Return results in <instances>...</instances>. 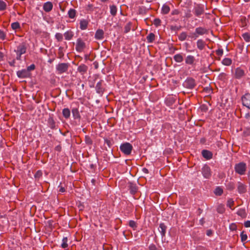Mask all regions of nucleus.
<instances>
[{
    "mask_svg": "<svg viewBox=\"0 0 250 250\" xmlns=\"http://www.w3.org/2000/svg\"><path fill=\"white\" fill-rule=\"evenodd\" d=\"M68 16L70 18L73 19L75 17L76 10L73 9H70L68 12Z\"/></svg>",
    "mask_w": 250,
    "mask_h": 250,
    "instance_id": "obj_34",
    "label": "nucleus"
},
{
    "mask_svg": "<svg viewBox=\"0 0 250 250\" xmlns=\"http://www.w3.org/2000/svg\"><path fill=\"white\" fill-rule=\"evenodd\" d=\"M216 53L218 56H221L223 54V49H218L216 50Z\"/></svg>",
    "mask_w": 250,
    "mask_h": 250,
    "instance_id": "obj_54",
    "label": "nucleus"
},
{
    "mask_svg": "<svg viewBox=\"0 0 250 250\" xmlns=\"http://www.w3.org/2000/svg\"><path fill=\"white\" fill-rule=\"evenodd\" d=\"M68 239L67 237H63L62 240V243L61 244V247L63 249H65L68 247Z\"/></svg>",
    "mask_w": 250,
    "mask_h": 250,
    "instance_id": "obj_32",
    "label": "nucleus"
},
{
    "mask_svg": "<svg viewBox=\"0 0 250 250\" xmlns=\"http://www.w3.org/2000/svg\"><path fill=\"white\" fill-rule=\"evenodd\" d=\"M80 28L82 30H85L87 28L88 22L87 21L85 20H83L82 21H80Z\"/></svg>",
    "mask_w": 250,
    "mask_h": 250,
    "instance_id": "obj_27",
    "label": "nucleus"
},
{
    "mask_svg": "<svg viewBox=\"0 0 250 250\" xmlns=\"http://www.w3.org/2000/svg\"><path fill=\"white\" fill-rule=\"evenodd\" d=\"M86 10L93 11L94 10L93 5L92 4H88L86 7Z\"/></svg>",
    "mask_w": 250,
    "mask_h": 250,
    "instance_id": "obj_50",
    "label": "nucleus"
},
{
    "mask_svg": "<svg viewBox=\"0 0 250 250\" xmlns=\"http://www.w3.org/2000/svg\"><path fill=\"white\" fill-rule=\"evenodd\" d=\"M6 39V33L0 29V39L3 41Z\"/></svg>",
    "mask_w": 250,
    "mask_h": 250,
    "instance_id": "obj_45",
    "label": "nucleus"
},
{
    "mask_svg": "<svg viewBox=\"0 0 250 250\" xmlns=\"http://www.w3.org/2000/svg\"><path fill=\"white\" fill-rule=\"evenodd\" d=\"M158 229L162 237L165 236L167 229V227L166 226V225L164 223H161L159 225V227Z\"/></svg>",
    "mask_w": 250,
    "mask_h": 250,
    "instance_id": "obj_15",
    "label": "nucleus"
},
{
    "mask_svg": "<svg viewBox=\"0 0 250 250\" xmlns=\"http://www.w3.org/2000/svg\"><path fill=\"white\" fill-rule=\"evenodd\" d=\"M9 64H10V65L11 66H14V64H15V61L14 60V61H13V62H9Z\"/></svg>",
    "mask_w": 250,
    "mask_h": 250,
    "instance_id": "obj_64",
    "label": "nucleus"
},
{
    "mask_svg": "<svg viewBox=\"0 0 250 250\" xmlns=\"http://www.w3.org/2000/svg\"><path fill=\"white\" fill-rule=\"evenodd\" d=\"M161 22V21L159 19H155L153 21V24L156 26H158L160 25Z\"/></svg>",
    "mask_w": 250,
    "mask_h": 250,
    "instance_id": "obj_46",
    "label": "nucleus"
},
{
    "mask_svg": "<svg viewBox=\"0 0 250 250\" xmlns=\"http://www.w3.org/2000/svg\"><path fill=\"white\" fill-rule=\"evenodd\" d=\"M230 229L231 230H235L237 229L236 225L235 224H231L229 226Z\"/></svg>",
    "mask_w": 250,
    "mask_h": 250,
    "instance_id": "obj_53",
    "label": "nucleus"
},
{
    "mask_svg": "<svg viewBox=\"0 0 250 250\" xmlns=\"http://www.w3.org/2000/svg\"><path fill=\"white\" fill-rule=\"evenodd\" d=\"M88 67L85 64H81L78 67V71L81 73L82 75L84 74L86 72L87 70Z\"/></svg>",
    "mask_w": 250,
    "mask_h": 250,
    "instance_id": "obj_18",
    "label": "nucleus"
},
{
    "mask_svg": "<svg viewBox=\"0 0 250 250\" xmlns=\"http://www.w3.org/2000/svg\"><path fill=\"white\" fill-rule=\"evenodd\" d=\"M245 76L244 70L240 67H237L235 69L234 77L235 79H240Z\"/></svg>",
    "mask_w": 250,
    "mask_h": 250,
    "instance_id": "obj_8",
    "label": "nucleus"
},
{
    "mask_svg": "<svg viewBox=\"0 0 250 250\" xmlns=\"http://www.w3.org/2000/svg\"><path fill=\"white\" fill-rule=\"evenodd\" d=\"M95 37L97 40H101L104 38V31L101 29L98 30L95 35Z\"/></svg>",
    "mask_w": 250,
    "mask_h": 250,
    "instance_id": "obj_20",
    "label": "nucleus"
},
{
    "mask_svg": "<svg viewBox=\"0 0 250 250\" xmlns=\"http://www.w3.org/2000/svg\"><path fill=\"white\" fill-rule=\"evenodd\" d=\"M231 63L232 61L229 58H226L222 61V63L225 65L229 66L231 64Z\"/></svg>",
    "mask_w": 250,
    "mask_h": 250,
    "instance_id": "obj_33",
    "label": "nucleus"
},
{
    "mask_svg": "<svg viewBox=\"0 0 250 250\" xmlns=\"http://www.w3.org/2000/svg\"><path fill=\"white\" fill-rule=\"evenodd\" d=\"M242 104L250 110V94L246 93L241 98Z\"/></svg>",
    "mask_w": 250,
    "mask_h": 250,
    "instance_id": "obj_5",
    "label": "nucleus"
},
{
    "mask_svg": "<svg viewBox=\"0 0 250 250\" xmlns=\"http://www.w3.org/2000/svg\"><path fill=\"white\" fill-rule=\"evenodd\" d=\"M242 242L245 241L247 239V235L244 231L242 232L240 234Z\"/></svg>",
    "mask_w": 250,
    "mask_h": 250,
    "instance_id": "obj_44",
    "label": "nucleus"
},
{
    "mask_svg": "<svg viewBox=\"0 0 250 250\" xmlns=\"http://www.w3.org/2000/svg\"><path fill=\"white\" fill-rule=\"evenodd\" d=\"M73 116L75 119H80L81 116L77 108H74L72 109Z\"/></svg>",
    "mask_w": 250,
    "mask_h": 250,
    "instance_id": "obj_21",
    "label": "nucleus"
},
{
    "mask_svg": "<svg viewBox=\"0 0 250 250\" xmlns=\"http://www.w3.org/2000/svg\"><path fill=\"white\" fill-rule=\"evenodd\" d=\"M73 36L74 34L73 32L70 30L67 31L64 34V36L66 40H70L71 39H72Z\"/></svg>",
    "mask_w": 250,
    "mask_h": 250,
    "instance_id": "obj_22",
    "label": "nucleus"
},
{
    "mask_svg": "<svg viewBox=\"0 0 250 250\" xmlns=\"http://www.w3.org/2000/svg\"><path fill=\"white\" fill-rule=\"evenodd\" d=\"M35 69V65L34 64H32L30 65V66H28L27 68V70H28V72H30V71L33 70Z\"/></svg>",
    "mask_w": 250,
    "mask_h": 250,
    "instance_id": "obj_49",
    "label": "nucleus"
},
{
    "mask_svg": "<svg viewBox=\"0 0 250 250\" xmlns=\"http://www.w3.org/2000/svg\"><path fill=\"white\" fill-rule=\"evenodd\" d=\"M202 173L203 176L205 178H209L210 177L211 174L210 169L207 165H205L202 169Z\"/></svg>",
    "mask_w": 250,
    "mask_h": 250,
    "instance_id": "obj_9",
    "label": "nucleus"
},
{
    "mask_svg": "<svg viewBox=\"0 0 250 250\" xmlns=\"http://www.w3.org/2000/svg\"><path fill=\"white\" fill-rule=\"evenodd\" d=\"M155 38V36L154 34L153 33H149L147 36H146V40L147 42L148 43H151L154 40Z\"/></svg>",
    "mask_w": 250,
    "mask_h": 250,
    "instance_id": "obj_25",
    "label": "nucleus"
},
{
    "mask_svg": "<svg viewBox=\"0 0 250 250\" xmlns=\"http://www.w3.org/2000/svg\"><path fill=\"white\" fill-rule=\"evenodd\" d=\"M69 64L68 63H60L56 66V70L58 74H62L66 72L69 67Z\"/></svg>",
    "mask_w": 250,
    "mask_h": 250,
    "instance_id": "obj_4",
    "label": "nucleus"
},
{
    "mask_svg": "<svg viewBox=\"0 0 250 250\" xmlns=\"http://www.w3.org/2000/svg\"><path fill=\"white\" fill-rule=\"evenodd\" d=\"M180 11L178 9H175L173 10L171 12V15H178L179 14Z\"/></svg>",
    "mask_w": 250,
    "mask_h": 250,
    "instance_id": "obj_56",
    "label": "nucleus"
},
{
    "mask_svg": "<svg viewBox=\"0 0 250 250\" xmlns=\"http://www.w3.org/2000/svg\"><path fill=\"white\" fill-rule=\"evenodd\" d=\"M55 38L58 42H61L63 39V36L61 33H57L55 35Z\"/></svg>",
    "mask_w": 250,
    "mask_h": 250,
    "instance_id": "obj_40",
    "label": "nucleus"
},
{
    "mask_svg": "<svg viewBox=\"0 0 250 250\" xmlns=\"http://www.w3.org/2000/svg\"><path fill=\"white\" fill-rule=\"evenodd\" d=\"M60 189L59 191L61 192H64L65 191V189L63 187L59 186Z\"/></svg>",
    "mask_w": 250,
    "mask_h": 250,
    "instance_id": "obj_61",
    "label": "nucleus"
},
{
    "mask_svg": "<svg viewBox=\"0 0 250 250\" xmlns=\"http://www.w3.org/2000/svg\"><path fill=\"white\" fill-rule=\"evenodd\" d=\"M195 31L198 35H203L208 33V30L207 29L201 27L196 28Z\"/></svg>",
    "mask_w": 250,
    "mask_h": 250,
    "instance_id": "obj_14",
    "label": "nucleus"
},
{
    "mask_svg": "<svg viewBox=\"0 0 250 250\" xmlns=\"http://www.w3.org/2000/svg\"><path fill=\"white\" fill-rule=\"evenodd\" d=\"M187 36V33L185 32H183L178 36V39L181 41H184L186 40Z\"/></svg>",
    "mask_w": 250,
    "mask_h": 250,
    "instance_id": "obj_31",
    "label": "nucleus"
},
{
    "mask_svg": "<svg viewBox=\"0 0 250 250\" xmlns=\"http://www.w3.org/2000/svg\"><path fill=\"white\" fill-rule=\"evenodd\" d=\"M117 8L116 6L114 5H112L110 6V14L113 16H116L117 14Z\"/></svg>",
    "mask_w": 250,
    "mask_h": 250,
    "instance_id": "obj_29",
    "label": "nucleus"
},
{
    "mask_svg": "<svg viewBox=\"0 0 250 250\" xmlns=\"http://www.w3.org/2000/svg\"><path fill=\"white\" fill-rule=\"evenodd\" d=\"M62 50H63V48L62 47H60L59 49V52H58L59 57H58L59 58H62L64 55Z\"/></svg>",
    "mask_w": 250,
    "mask_h": 250,
    "instance_id": "obj_47",
    "label": "nucleus"
},
{
    "mask_svg": "<svg viewBox=\"0 0 250 250\" xmlns=\"http://www.w3.org/2000/svg\"><path fill=\"white\" fill-rule=\"evenodd\" d=\"M225 210L224 206L223 205L220 204L218 205L217 208V211L219 213H223Z\"/></svg>",
    "mask_w": 250,
    "mask_h": 250,
    "instance_id": "obj_36",
    "label": "nucleus"
},
{
    "mask_svg": "<svg viewBox=\"0 0 250 250\" xmlns=\"http://www.w3.org/2000/svg\"><path fill=\"white\" fill-rule=\"evenodd\" d=\"M129 226L133 228V229H136L137 227L136 223L133 220H131L129 222Z\"/></svg>",
    "mask_w": 250,
    "mask_h": 250,
    "instance_id": "obj_41",
    "label": "nucleus"
},
{
    "mask_svg": "<svg viewBox=\"0 0 250 250\" xmlns=\"http://www.w3.org/2000/svg\"><path fill=\"white\" fill-rule=\"evenodd\" d=\"M234 170L236 173L241 175H244L247 170L246 164L244 162L236 164L234 167Z\"/></svg>",
    "mask_w": 250,
    "mask_h": 250,
    "instance_id": "obj_2",
    "label": "nucleus"
},
{
    "mask_svg": "<svg viewBox=\"0 0 250 250\" xmlns=\"http://www.w3.org/2000/svg\"><path fill=\"white\" fill-rule=\"evenodd\" d=\"M173 59L177 62H181L183 61V57L181 54H177L174 56Z\"/></svg>",
    "mask_w": 250,
    "mask_h": 250,
    "instance_id": "obj_24",
    "label": "nucleus"
},
{
    "mask_svg": "<svg viewBox=\"0 0 250 250\" xmlns=\"http://www.w3.org/2000/svg\"><path fill=\"white\" fill-rule=\"evenodd\" d=\"M206 43L205 42H204L202 40H198L197 42V46L199 49L202 50H203L205 46Z\"/></svg>",
    "mask_w": 250,
    "mask_h": 250,
    "instance_id": "obj_23",
    "label": "nucleus"
},
{
    "mask_svg": "<svg viewBox=\"0 0 250 250\" xmlns=\"http://www.w3.org/2000/svg\"><path fill=\"white\" fill-rule=\"evenodd\" d=\"M11 27L13 30L20 28V24L18 22H15L11 24Z\"/></svg>",
    "mask_w": 250,
    "mask_h": 250,
    "instance_id": "obj_39",
    "label": "nucleus"
},
{
    "mask_svg": "<svg viewBox=\"0 0 250 250\" xmlns=\"http://www.w3.org/2000/svg\"><path fill=\"white\" fill-rule=\"evenodd\" d=\"M202 154L203 156L206 158L207 159H210L212 157V153L207 150H202Z\"/></svg>",
    "mask_w": 250,
    "mask_h": 250,
    "instance_id": "obj_19",
    "label": "nucleus"
},
{
    "mask_svg": "<svg viewBox=\"0 0 250 250\" xmlns=\"http://www.w3.org/2000/svg\"><path fill=\"white\" fill-rule=\"evenodd\" d=\"M7 5L6 3L2 0H0V11H3L6 9Z\"/></svg>",
    "mask_w": 250,
    "mask_h": 250,
    "instance_id": "obj_38",
    "label": "nucleus"
},
{
    "mask_svg": "<svg viewBox=\"0 0 250 250\" xmlns=\"http://www.w3.org/2000/svg\"><path fill=\"white\" fill-rule=\"evenodd\" d=\"M233 205L234 201L232 199H229L227 202V206L231 208Z\"/></svg>",
    "mask_w": 250,
    "mask_h": 250,
    "instance_id": "obj_43",
    "label": "nucleus"
},
{
    "mask_svg": "<svg viewBox=\"0 0 250 250\" xmlns=\"http://www.w3.org/2000/svg\"><path fill=\"white\" fill-rule=\"evenodd\" d=\"M170 11L169 7L167 4H164L162 8V13L163 14H167Z\"/></svg>",
    "mask_w": 250,
    "mask_h": 250,
    "instance_id": "obj_28",
    "label": "nucleus"
},
{
    "mask_svg": "<svg viewBox=\"0 0 250 250\" xmlns=\"http://www.w3.org/2000/svg\"><path fill=\"white\" fill-rule=\"evenodd\" d=\"M237 185V190L239 193H244L247 191V186L246 185L240 182H238Z\"/></svg>",
    "mask_w": 250,
    "mask_h": 250,
    "instance_id": "obj_12",
    "label": "nucleus"
},
{
    "mask_svg": "<svg viewBox=\"0 0 250 250\" xmlns=\"http://www.w3.org/2000/svg\"><path fill=\"white\" fill-rule=\"evenodd\" d=\"M243 133L245 136L250 135V127L246 128L244 130Z\"/></svg>",
    "mask_w": 250,
    "mask_h": 250,
    "instance_id": "obj_48",
    "label": "nucleus"
},
{
    "mask_svg": "<svg viewBox=\"0 0 250 250\" xmlns=\"http://www.w3.org/2000/svg\"><path fill=\"white\" fill-rule=\"evenodd\" d=\"M53 8V4L51 2H46L44 3L43 6V10L46 12H50Z\"/></svg>",
    "mask_w": 250,
    "mask_h": 250,
    "instance_id": "obj_13",
    "label": "nucleus"
},
{
    "mask_svg": "<svg viewBox=\"0 0 250 250\" xmlns=\"http://www.w3.org/2000/svg\"><path fill=\"white\" fill-rule=\"evenodd\" d=\"M244 226L246 228L250 227V221H247L244 223Z\"/></svg>",
    "mask_w": 250,
    "mask_h": 250,
    "instance_id": "obj_58",
    "label": "nucleus"
},
{
    "mask_svg": "<svg viewBox=\"0 0 250 250\" xmlns=\"http://www.w3.org/2000/svg\"><path fill=\"white\" fill-rule=\"evenodd\" d=\"M62 115L65 118L68 119L70 116V110L67 108H64L62 110Z\"/></svg>",
    "mask_w": 250,
    "mask_h": 250,
    "instance_id": "obj_26",
    "label": "nucleus"
},
{
    "mask_svg": "<svg viewBox=\"0 0 250 250\" xmlns=\"http://www.w3.org/2000/svg\"><path fill=\"white\" fill-rule=\"evenodd\" d=\"M198 37V35L196 31L194 33H192L191 35L189 36V37L194 39H196Z\"/></svg>",
    "mask_w": 250,
    "mask_h": 250,
    "instance_id": "obj_52",
    "label": "nucleus"
},
{
    "mask_svg": "<svg viewBox=\"0 0 250 250\" xmlns=\"http://www.w3.org/2000/svg\"><path fill=\"white\" fill-rule=\"evenodd\" d=\"M27 50V45L25 42L20 43L17 47V49L15 50L16 52V59L18 60H21V56L26 53Z\"/></svg>",
    "mask_w": 250,
    "mask_h": 250,
    "instance_id": "obj_1",
    "label": "nucleus"
},
{
    "mask_svg": "<svg viewBox=\"0 0 250 250\" xmlns=\"http://www.w3.org/2000/svg\"><path fill=\"white\" fill-rule=\"evenodd\" d=\"M103 83L104 81L101 80L97 83L95 87L96 92L100 94H103L104 91V87L103 85Z\"/></svg>",
    "mask_w": 250,
    "mask_h": 250,
    "instance_id": "obj_11",
    "label": "nucleus"
},
{
    "mask_svg": "<svg viewBox=\"0 0 250 250\" xmlns=\"http://www.w3.org/2000/svg\"><path fill=\"white\" fill-rule=\"evenodd\" d=\"M129 188L130 192L132 194H135L138 190L137 187L133 184H130Z\"/></svg>",
    "mask_w": 250,
    "mask_h": 250,
    "instance_id": "obj_30",
    "label": "nucleus"
},
{
    "mask_svg": "<svg viewBox=\"0 0 250 250\" xmlns=\"http://www.w3.org/2000/svg\"><path fill=\"white\" fill-rule=\"evenodd\" d=\"M214 192L216 195L220 196L222 194L223 190L222 188L220 187H217L215 189Z\"/></svg>",
    "mask_w": 250,
    "mask_h": 250,
    "instance_id": "obj_35",
    "label": "nucleus"
},
{
    "mask_svg": "<svg viewBox=\"0 0 250 250\" xmlns=\"http://www.w3.org/2000/svg\"><path fill=\"white\" fill-rule=\"evenodd\" d=\"M200 223L201 225H203L205 221H204V218H202L200 220Z\"/></svg>",
    "mask_w": 250,
    "mask_h": 250,
    "instance_id": "obj_63",
    "label": "nucleus"
},
{
    "mask_svg": "<svg viewBox=\"0 0 250 250\" xmlns=\"http://www.w3.org/2000/svg\"><path fill=\"white\" fill-rule=\"evenodd\" d=\"M86 47L85 43L81 39L77 40L76 49L79 52H82Z\"/></svg>",
    "mask_w": 250,
    "mask_h": 250,
    "instance_id": "obj_6",
    "label": "nucleus"
},
{
    "mask_svg": "<svg viewBox=\"0 0 250 250\" xmlns=\"http://www.w3.org/2000/svg\"><path fill=\"white\" fill-rule=\"evenodd\" d=\"M120 149L125 155H129L131 152L132 146L130 144L125 143L120 146Z\"/></svg>",
    "mask_w": 250,
    "mask_h": 250,
    "instance_id": "obj_3",
    "label": "nucleus"
},
{
    "mask_svg": "<svg viewBox=\"0 0 250 250\" xmlns=\"http://www.w3.org/2000/svg\"><path fill=\"white\" fill-rule=\"evenodd\" d=\"M226 74L224 73H222L220 74V75H219V77L221 80H224L225 79H226Z\"/></svg>",
    "mask_w": 250,
    "mask_h": 250,
    "instance_id": "obj_55",
    "label": "nucleus"
},
{
    "mask_svg": "<svg viewBox=\"0 0 250 250\" xmlns=\"http://www.w3.org/2000/svg\"><path fill=\"white\" fill-rule=\"evenodd\" d=\"M17 75L19 78H25L30 77V73L28 72L26 69H25L17 71Z\"/></svg>",
    "mask_w": 250,
    "mask_h": 250,
    "instance_id": "obj_10",
    "label": "nucleus"
},
{
    "mask_svg": "<svg viewBox=\"0 0 250 250\" xmlns=\"http://www.w3.org/2000/svg\"><path fill=\"white\" fill-rule=\"evenodd\" d=\"M183 84L185 87L191 89L195 87L196 83L194 79L189 78L185 81Z\"/></svg>",
    "mask_w": 250,
    "mask_h": 250,
    "instance_id": "obj_7",
    "label": "nucleus"
},
{
    "mask_svg": "<svg viewBox=\"0 0 250 250\" xmlns=\"http://www.w3.org/2000/svg\"><path fill=\"white\" fill-rule=\"evenodd\" d=\"M195 60V59L194 56L192 55H188L185 59V62L188 64L192 65L193 64Z\"/></svg>",
    "mask_w": 250,
    "mask_h": 250,
    "instance_id": "obj_16",
    "label": "nucleus"
},
{
    "mask_svg": "<svg viewBox=\"0 0 250 250\" xmlns=\"http://www.w3.org/2000/svg\"><path fill=\"white\" fill-rule=\"evenodd\" d=\"M143 171L146 173H148V170L147 168H143Z\"/></svg>",
    "mask_w": 250,
    "mask_h": 250,
    "instance_id": "obj_62",
    "label": "nucleus"
},
{
    "mask_svg": "<svg viewBox=\"0 0 250 250\" xmlns=\"http://www.w3.org/2000/svg\"><path fill=\"white\" fill-rule=\"evenodd\" d=\"M212 234V231L211 230L209 229V230H208L207 231V235L208 236H211Z\"/></svg>",
    "mask_w": 250,
    "mask_h": 250,
    "instance_id": "obj_60",
    "label": "nucleus"
},
{
    "mask_svg": "<svg viewBox=\"0 0 250 250\" xmlns=\"http://www.w3.org/2000/svg\"><path fill=\"white\" fill-rule=\"evenodd\" d=\"M48 123L51 128H53L55 127V123L52 118L50 117L48 119Z\"/></svg>",
    "mask_w": 250,
    "mask_h": 250,
    "instance_id": "obj_42",
    "label": "nucleus"
},
{
    "mask_svg": "<svg viewBox=\"0 0 250 250\" xmlns=\"http://www.w3.org/2000/svg\"><path fill=\"white\" fill-rule=\"evenodd\" d=\"M149 250H157V248L154 245L151 244L149 246Z\"/></svg>",
    "mask_w": 250,
    "mask_h": 250,
    "instance_id": "obj_57",
    "label": "nucleus"
},
{
    "mask_svg": "<svg viewBox=\"0 0 250 250\" xmlns=\"http://www.w3.org/2000/svg\"><path fill=\"white\" fill-rule=\"evenodd\" d=\"M204 9L203 7L197 5L194 8V13L195 14L199 16L204 13Z\"/></svg>",
    "mask_w": 250,
    "mask_h": 250,
    "instance_id": "obj_17",
    "label": "nucleus"
},
{
    "mask_svg": "<svg viewBox=\"0 0 250 250\" xmlns=\"http://www.w3.org/2000/svg\"><path fill=\"white\" fill-rule=\"evenodd\" d=\"M245 119H246L248 120H250V113H246L245 115Z\"/></svg>",
    "mask_w": 250,
    "mask_h": 250,
    "instance_id": "obj_59",
    "label": "nucleus"
},
{
    "mask_svg": "<svg viewBox=\"0 0 250 250\" xmlns=\"http://www.w3.org/2000/svg\"><path fill=\"white\" fill-rule=\"evenodd\" d=\"M242 36L246 42H249L250 41V33H245L242 34Z\"/></svg>",
    "mask_w": 250,
    "mask_h": 250,
    "instance_id": "obj_37",
    "label": "nucleus"
},
{
    "mask_svg": "<svg viewBox=\"0 0 250 250\" xmlns=\"http://www.w3.org/2000/svg\"><path fill=\"white\" fill-rule=\"evenodd\" d=\"M245 214V210L244 209H240L237 211V214L241 216H244Z\"/></svg>",
    "mask_w": 250,
    "mask_h": 250,
    "instance_id": "obj_51",
    "label": "nucleus"
}]
</instances>
